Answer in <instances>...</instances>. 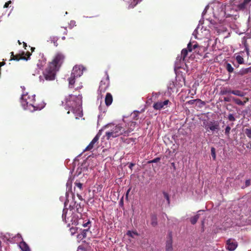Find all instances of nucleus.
I'll list each match as a JSON object with an SVG mask.
<instances>
[{"instance_id":"nucleus-1","label":"nucleus","mask_w":251,"mask_h":251,"mask_svg":"<svg viewBox=\"0 0 251 251\" xmlns=\"http://www.w3.org/2000/svg\"><path fill=\"white\" fill-rule=\"evenodd\" d=\"M35 95H29L28 94H23L21 99V104L25 110H28L30 112L41 110L45 106L44 102L39 103L36 102Z\"/></svg>"},{"instance_id":"nucleus-2","label":"nucleus","mask_w":251,"mask_h":251,"mask_svg":"<svg viewBox=\"0 0 251 251\" xmlns=\"http://www.w3.org/2000/svg\"><path fill=\"white\" fill-rule=\"evenodd\" d=\"M81 102V96L78 95V96H75L73 95H70L66 100L67 106L71 108L70 110L68 111L67 113L69 114L71 111L75 114L76 119L82 117V113L80 107Z\"/></svg>"},{"instance_id":"nucleus-3","label":"nucleus","mask_w":251,"mask_h":251,"mask_svg":"<svg viewBox=\"0 0 251 251\" xmlns=\"http://www.w3.org/2000/svg\"><path fill=\"white\" fill-rule=\"evenodd\" d=\"M105 127L110 128V131L105 132V136L108 140L116 138L122 135L127 136L133 130V129L131 128L130 129H126L121 124L116 125V126L109 124L107 125Z\"/></svg>"},{"instance_id":"nucleus-4","label":"nucleus","mask_w":251,"mask_h":251,"mask_svg":"<svg viewBox=\"0 0 251 251\" xmlns=\"http://www.w3.org/2000/svg\"><path fill=\"white\" fill-rule=\"evenodd\" d=\"M65 55L63 52H57L55 53L51 61L49 62V64L52 66L53 68L59 70L65 62Z\"/></svg>"},{"instance_id":"nucleus-5","label":"nucleus","mask_w":251,"mask_h":251,"mask_svg":"<svg viewBox=\"0 0 251 251\" xmlns=\"http://www.w3.org/2000/svg\"><path fill=\"white\" fill-rule=\"evenodd\" d=\"M57 69L54 68L50 64L43 72V75L46 80H53L55 78L56 73L58 71Z\"/></svg>"},{"instance_id":"nucleus-6","label":"nucleus","mask_w":251,"mask_h":251,"mask_svg":"<svg viewBox=\"0 0 251 251\" xmlns=\"http://www.w3.org/2000/svg\"><path fill=\"white\" fill-rule=\"evenodd\" d=\"M10 60L19 61L20 60H28L31 55V53L29 52H27L26 53L25 52H23L22 53L17 54L14 55L13 52H11Z\"/></svg>"},{"instance_id":"nucleus-7","label":"nucleus","mask_w":251,"mask_h":251,"mask_svg":"<svg viewBox=\"0 0 251 251\" xmlns=\"http://www.w3.org/2000/svg\"><path fill=\"white\" fill-rule=\"evenodd\" d=\"M106 78L100 82L99 91L100 93L105 92L109 85V77L107 72H105Z\"/></svg>"},{"instance_id":"nucleus-8","label":"nucleus","mask_w":251,"mask_h":251,"mask_svg":"<svg viewBox=\"0 0 251 251\" xmlns=\"http://www.w3.org/2000/svg\"><path fill=\"white\" fill-rule=\"evenodd\" d=\"M84 68L81 65H75L73 68L71 73V75L73 77H79L82 74Z\"/></svg>"},{"instance_id":"nucleus-9","label":"nucleus","mask_w":251,"mask_h":251,"mask_svg":"<svg viewBox=\"0 0 251 251\" xmlns=\"http://www.w3.org/2000/svg\"><path fill=\"white\" fill-rule=\"evenodd\" d=\"M206 130L208 129L212 131L218 132L220 129L219 123L218 121H210L205 126Z\"/></svg>"},{"instance_id":"nucleus-10","label":"nucleus","mask_w":251,"mask_h":251,"mask_svg":"<svg viewBox=\"0 0 251 251\" xmlns=\"http://www.w3.org/2000/svg\"><path fill=\"white\" fill-rule=\"evenodd\" d=\"M237 242L234 239H229L226 241V248L230 251H234L237 247Z\"/></svg>"},{"instance_id":"nucleus-11","label":"nucleus","mask_w":251,"mask_h":251,"mask_svg":"<svg viewBox=\"0 0 251 251\" xmlns=\"http://www.w3.org/2000/svg\"><path fill=\"white\" fill-rule=\"evenodd\" d=\"M169 103H171V102L168 100H166L163 102L157 101L153 103V107L157 110H161L162 108H164V106H167Z\"/></svg>"},{"instance_id":"nucleus-12","label":"nucleus","mask_w":251,"mask_h":251,"mask_svg":"<svg viewBox=\"0 0 251 251\" xmlns=\"http://www.w3.org/2000/svg\"><path fill=\"white\" fill-rule=\"evenodd\" d=\"M172 232H169L168 233L167 236V241H166V249L168 251H171L172 250Z\"/></svg>"},{"instance_id":"nucleus-13","label":"nucleus","mask_w":251,"mask_h":251,"mask_svg":"<svg viewBox=\"0 0 251 251\" xmlns=\"http://www.w3.org/2000/svg\"><path fill=\"white\" fill-rule=\"evenodd\" d=\"M9 241L12 243H20V242L23 240L22 236L20 234H17L15 236H13L12 235H9Z\"/></svg>"},{"instance_id":"nucleus-14","label":"nucleus","mask_w":251,"mask_h":251,"mask_svg":"<svg viewBox=\"0 0 251 251\" xmlns=\"http://www.w3.org/2000/svg\"><path fill=\"white\" fill-rule=\"evenodd\" d=\"M99 138L100 135L98 134L95 136V137L93 138L89 144L86 147L84 151H85L92 150L94 148L95 144L98 142Z\"/></svg>"},{"instance_id":"nucleus-15","label":"nucleus","mask_w":251,"mask_h":251,"mask_svg":"<svg viewBox=\"0 0 251 251\" xmlns=\"http://www.w3.org/2000/svg\"><path fill=\"white\" fill-rule=\"evenodd\" d=\"M193 49H197L196 52H197L198 54L201 55V53L204 51H205L207 49L203 46H199V45L196 43L193 45Z\"/></svg>"},{"instance_id":"nucleus-16","label":"nucleus","mask_w":251,"mask_h":251,"mask_svg":"<svg viewBox=\"0 0 251 251\" xmlns=\"http://www.w3.org/2000/svg\"><path fill=\"white\" fill-rule=\"evenodd\" d=\"M188 50L186 49H183L181 52L180 57L178 56L176 58V61L181 62V60L184 61L185 60V57L187 56L188 54Z\"/></svg>"},{"instance_id":"nucleus-17","label":"nucleus","mask_w":251,"mask_h":251,"mask_svg":"<svg viewBox=\"0 0 251 251\" xmlns=\"http://www.w3.org/2000/svg\"><path fill=\"white\" fill-rule=\"evenodd\" d=\"M113 101V97L112 95L107 93L105 98V103L106 106H108L110 105Z\"/></svg>"},{"instance_id":"nucleus-18","label":"nucleus","mask_w":251,"mask_h":251,"mask_svg":"<svg viewBox=\"0 0 251 251\" xmlns=\"http://www.w3.org/2000/svg\"><path fill=\"white\" fill-rule=\"evenodd\" d=\"M19 248L23 251H29L30 249L27 244L23 240L20 242L18 244Z\"/></svg>"},{"instance_id":"nucleus-19","label":"nucleus","mask_w":251,"mask_h":251,"mask_svg":"<svg viewBox=\"0 0 251 251\" xmlns=\"http://www.w3.org/2000/svg\"><path fill=\"white\" fill-rule=\"evenodd\" d=\"M205 214V212L204 210H199L198 211L197 214L194 216L193 219L192 220H198L199 219H203L205 218V217L201 216V215H204Z\"/></svg>"},{"instance_id":"nucleus-20","label":"nucleus","mask_w":251,"mask_h":251,"mask_svg":"<svg viewBox=\"0 0 251 251\" xmlns=\"http://www.w3.org/2000/svg\"><path fill=\"white\" fill-rule=\"evenodd\" d=\"M231 94L241 97H244V96L245 95V93L238 90H232L231 92Z\"/></svg>"},{"instance_id":"nucleus-21","label":"nucleus","mask_w":251,"mask_h":251,"mask_svg":"<svg viewBox=\"0 0 251 251\" xmlns=\"http://www.w3.org/2000/svg\"><path fill=\"white\" fill-rule=\"evenodd\" d=\"M77 77H73L72 75H71V76L68 78L69 87H74V85L75 83V79Z\"/></svg>"},{"instance_id":"nucleus-22","label":"nucleus","mask_w":251,"mask_h":251,"mask_svg":"<svg viewBox=\"0 0 251 251\" xmlns=\"http://www.w3.org/2000/svg\"><path fill=\"white\" fill-rule=\"evenodd\" d=\"M232 90L227 88H224L220 91V94L222 95H226L229 94H231Z\"/></svg>"},{"instance_id":"nucleus-23","label":"nucleus","mask_w":251,"mask_h":251,"mask_svg":"<svg viewBox=\"0 0 251 251\" xmlns=\"http://www.w3.org/2000/svg\"><path fill=\"white\" fill-rule=\"evenodd\" d=\"M232 100L238 105H244V102L238 98H232Z\"/></svg>"},{"instance_id":"nucleus-24","label":"nucleus","mask_w":251,"mask_h":251,"mask_svg":"<svg viewBox=\"0 0 251 251\" xmlns=\"http://www.w3.org/2000/svg\"><path fill=\"white\" fill-rule=\"evenodd\" d=\"M236 60L239 64H243L244 63V58L241 55H237L236 57Z\"/></svg>"},{"instance_id":"nucleus-25","label":"nucleus","mask_w":251,"mask_h":251,"mask_svg":"<svg viewBox=\"0 0 251 251\" xmlns=\"http://www.w3.org/2000/svg\"><path fill=\"white\" fill-rule=\"evenodd\" d=\"M226 70L230 73L233 72L234 69L231 65L229 63H227L226 66Z\"/></svg>"},{"instance_id":"nucleus-26","label":"nucleus","mask_w":251,"mask_h":251,"mask_svg":"<svg viewBox=\"0 0 251 251\" xmlns=\"http://www.w3.org/2000/svg\"><path fill=\"white\" fill-rule=\"evenodd\" d=\"M138 2L139 0H132V1L129 4L128 8H133L138 4Z\"/></svg>"},{"instance_id":"nucleus-27","label":"nucleus","mask_w":251,"mask_h":251,"mask_svg":"<svg viewBox=\"0 0 251 251\" xmlns=\"http://www.w3.org/2000/svg\"><path fill=\"white\" fill-rule=\"evenodd\" d=\"M195 101H198V102H200L201 103H202V104H204V102L202 101L200 99H195V100H190L189 101H188V103L189 104H193L194 103V102Z\"/></svg>"},{"instance_id":"nucleus-28","label":"nucleus","mask_w":251,"mask_h":251,"mask_svg":"<svg viewBox=\"0 0 251 251\" xmlns=\"http://www.w3.org/2000/svg\"><path fill=\"white\" fill-rule=\"evenodd\" d=\"M211 156L213 158V159L214 160H215L216 158V150L214 147H212L211 148Z\"/></svg>"},{"instance_id":"nucleus-29","label":"nucleus","mask_w":251,"mask_h":251,"mask_svg":"<svg viewBox=\"0 0 251 251\" xmlns=\"http://www.w3.org/2000/svg\"><path fill=\"white\" fill-rule=\"evenodd\" d=\"M127 235L131 237H134V235H137L138 233L136 231H128L127 232Z\"/></svg>"},{"instance_id":"nucleus-30","label":"nucleus","mask_w":251,"mask_h":251,"mask_svg":"<svg viewBox=\"0 0 251 251\" xmlns=\"http://www.w3.org/2000/svg\"><path fill=\"white\" fill-rule=\"evenodd\" d=\"M245 132L248 137L251 138V128H246L245 130Z\"/></svg>"},{"instance_id":"nucleus-31","label":"nucleus","mask_w":251,"mask_h":251,"mask_svg":"<svg viewBox=\"0 0 251 251\" xmlns=\"http://www.w3.org/2000/svg\"><path fill=\"white\" fill-rule=\"evenodd\" d=\"M247 4L245 3V1H244L242 3L238 4V7L240 10H243L245 8Z\"/></svg>"},{"instance_id":"nucleus-32","label":"nucleus","mask_w":251,"mask_h":251,"mask_svg":"<svg viewBox=\"0 0 251 251\" xmlns=\"http://www.w3.org/2000/svg\"><path fill=\"white\" fill-rule=\"evenodd\" d=\"M163 194L165 199L167 200L168 203L170 204V198H169V194L165 192H163Z\"/></svg>"},{"instance_id":"nucleus-33","label":"nucleus","mask_w":251,"mask_h":251,"mask_svg":"<svg viewBox=\"0 0 251 251\" xmlns=\"http://www.w3.org/2000/svg\"><path fill=\"white\" fill-rule=\"evenodd\" d=\"M251 184V180L250 179H247L245 181V185L242 186V189H244L248 186H249Z\"/></svg>"},{"instance_id":"nucleus-34","label":"nucleus","mask_w":251,"mask_h":251,"mask_svg":"<svg viewBox=\"0 0 251 251\" xmlns=\"http://www.w3.org/2000/svg\"><path fill=\"white\" fill-rule=\"evenodd\" d=\"M75 184L80 190H82V184L81 183L75 182Z\"/></svg>"},{"instance_id":"nucleus-35","label":"nucleus","mask_w":251,"mask_h":251,"mask_svg":"<svg viewBox=\"0 0 251 251\" xmlns=\"http://www.w3.org/2000/svg\"><path fill=\"white\" fill-rule=\"evenodd\" d=\"M77 229V228L73 226V227H70V230L71 233V234L72 235L74 234L76 232Z\"/></svg>"},{"instance_id":"nucleus-36","label":"nucleus","mask_w":251,"mask_h":251,"mask_svg":"<svg viewBox=\"0 0 251 251\" xmlns=\"http://www.w3.org/2000/svg\"><path fill=\"white\" fill-rule=\"evenodd\" d=\"M228 119L230 121L234 122L235 121V118L234 117L233 115L232 114H229L228 116Z\"/></svg>"},{"instance_id":"nucleus-37","label":"nucleus","mask_w":251,"mask_h":251,"mask_svg":"<svg viewBox=\"0 0 251 251\" xmlns=\"http://www.w3.org/2000/svg\"><path fill=\"white\" fill-rule=\"evenodd\" d=\"M231 129V128L229 126H227L225 129V134L229 136L230 130Z\"/></svg>"},{"instance_id":"nucleus-38","label":"nucleus","mask_w":251,"mask_h":251,"mask_svg":"<svg viewBox=\"0 0 251 251\" xmlns=\"http://www.w3.org/2000/svg\"><path fill=\"white\" fill-rule=\"evenodd\" d=\"M129 124L130 127L127 129H130V128H131L133 130L134 128H135V126L136 125V123L135 122H130Z\"/></svg>"},{"instance_id":"nucleus-39","label":"nucleus","mask_w":251,"mask_h":251,"mask_svg":"<svg viewBox=\"0 0 251 251\" xmlns=\"http://www.w3.org/2000/svg\"><path fill=\"white\" fill-rule=\"evenodd\" d=\"M82 225H83V226H84L85 227H88V229H89L91 226L90 221H88L86 223H83Z\"/></svg>"},{"instance_id":"nucleus-40","label":"nucleus","mask_w":251,"mask_h":251,"mask_svg":"<svg viewBox=\"0 0 251 251\" xmlns=\"http://www.w3.org/2000/svg\"><path fill=\"white\" fill-rule=\"evenodd\" d=\"M175 87V84L174 83V82H172V83H170L168 87V90H170L171 91H172L173 89Z\"/></svg>"},{"instance_id":"nucleus-41","label":"nucleus","mask_w":251,"mask_h":251,"mask_svg":"<svg viewBox=\"0 0 251 251\" xmlns=\"http://www.w3.org/2000/svg\"><path fill=\"white\" fill-rule=\"evenodd\" d=\"M193 49V47L192 48V44L191 43H189L188 45H187V50L189 52H191L192 51Z\"/></svg>"},{"instance_id":"nucleus-42","label":"nucleus","mask_w":251,"mask_h":251,"mask_svg":"<svg viewBox=\"0 0 251 251\" xmlns=\"http://www.w3.org/2000/svg\"><path fill=\"white\" fill-rule=\"evenodd\" d=\"M61 31L63 33L64 35H66L67 33V30L66 28L61 27L60 28Z\"/></svg>"},{"instance_id":"nucleus-43","label":"nucleus","mask_w":251,"mask_h":251,"mask_svg":"<svg viewBox=\"0 0 251 251\" xmlns=\"http://www.w3.org/2000/svg\"><path fill=\"white\" fill-rule=\"evenodd\" d=\"M160 160V158L159 157H157V158H155L154 159H153V160H152L151 162H152V163H156V162H159Z\"/></svg>"},{"instance_id":"nucleus-44","label":"nucleus","mask_w":251,"mask_h":251,"mask_svg":"<svg viewBox=\"0 0 251 251\" xmlns=\"http://www.w3.org/2000/svg\"><path fill=\"white\" fill-rule=\"evenodd\" d=\"M138 114H139V112H137V113H134L133 114V118L135 120H137L138 119Z\"/></svg>"},{"instance_id":"nucleus-45","label":"nucleus","mask_w":251,"mask_h":251,"mask_svg":"<svg viewBox=\"0 0 251 251\" xmlns=\"http://www.w3.org/2000/svg\"><path fill=\"white\" fill-rule=\"evenodd\" d=\"M119 204L121 206H123L124 205V198L123 197L119 201Z\"/></svg>"},{"instance_id":"nucleus-46","label":"nucleus","mask_w":251,"mask_h":251,"mask_svg":"<svg viewBox=\"0 0 251 251\" xmlns=\"http://www.w3.org/2000/svg\"><path fill=\"white\" fill-rule=\"evenodd\" d=\"M11 3V1L10 0L7 1L5 3L4 5V8H7L9 6V5Z\"/></svg>"},{"instance_id":"nucleus-47","label":"nucleus","mask_w":251,"mask_h":251,"mask_svg":"<svg viewBox=\"0 0 251 251\" xmlns=\"http://www.w3.org/2000/svg\"><path fill=\"white\" fill-rule=\"evenodd\" d=\"M224 100L226 102H229L231 100V99L229 97H225L224 98Z\"/></svg>"},{"instance_id":"nucleus-48","label":"nucleus","mask_w":251,"mask_h":251,"mask_svg":"<svg viewBox=\"0 0 251 251\" xmlns=\"http://www.w3.org/2000/svg\"><path fill=\"white\" fill-rule=\"evenodd\" d=\"M130 190H131V188H129L127 190V191H126V199L127 200V199H128V194H129V192H130Z\"/></svg>"},{"instance_id":"nucleus-49","label":"nucleus","mask_w":251,"mask_h":251,"mask_svg":"<svg viewBox=\"0 0 251 251\" xmlns=\"http://www.w3.org/2000/svg\"><path fill=\"white\" fill-rule=\"evenodd\" d=\"M66 211L65 210H63V214H62V218H63V220H66Z\"/></svg>"},{"instance_id":"nucleus-50","label":"nucleus","mask_w":251,"mask_h":251,"mask_svg":"<svg viewBox=\"0 0 251 251\" xmlns=\"http://www.w3.org/2000/svg\"><path fill=\"white\" fill-rule=\"evenodd\" d=\"M65 221L66 224H67V226H70L71 223H72V222H73V221H72V220H70V221Z\"/></svg>"},{"instance_id":"nucleus-51","label":"nucleus","mask_w":251,"mask_h":251,"mask_svg":"<svg viewBox=\"0 0 251 251\" xmlns=\"http://www.w3.org/2000/svg\"><path fill=\"white\" fill-rule=\"evenodd\" d=\"M76 195H77V197H78V198L81 200V201H82L83 200V198L82 197V196L79 194L78 193H76Z\"/></svg>"},{"instance_id":"nucleus-52","label":"nucleus","mask_w":251,"mask_h":251,"mask_svg":"<svg viewBox=\"0 0 251 251\" xmlns=\"http://www.w3.org/2000/svg\"><path fill=\"white\" fill-rule=\"evenodd\" d=\"M248 101H249V98H244V101L243 102H244V104H245Z\"/></svg>"},{"instance_id":"nucleus-53","label":"nucleus","mask_w":251,"mask_h":251,"mask_svg":"<svg viewBox=\"0 0 251 251\" xmlns=\"http://www.w3.org/2000/svg\"><path fill=\"white\" fill-rule=\"evenodd\" d=\"M159 95V93H152V96L153 97L155 96V98H157Z\"/></svg>"},{"instance_id":"nucleus-54","label":"nucleus","mask_w":251,"mask_h":251,"mask_svg":"<svg viewBox=\"0 0 251 251\" xmlns=\"http://www.w3.org/2000/svg\"><path fill=\"white\" fill-rule=\"evenodd\" d=\"M134 165V164H133V163H130V164H129V168L130 169H132V167H133Z\"/></svg>"},{"instance_id":"nucleus-55","label":"nucleus","mask_w":251,"mask_h":251,"mask_svg":"<svg viewBox=\"0 0 251 251\" xmlns=\"http://www.w3.org/2000/svg\"><path fill=\"white\" fill-rule=\"evenodd\" d=\"M245 3L248 4L251 1V0H244Z\"/></svg>"},{"instance_id":"nucleus-56","label":"nucleus","mask_w":251,"mask_h":251,"mask_svg":"<svg viewBox=\"0 0 251 251\" xmlns=\"http://www.w3.org/2000/svg\"><path fill=\"white\" fill-rule=\"evenodd\" d=\"M4 64L5 63L4 62H0V68H1V67L3 66Z\"/></svg>"},{"instance_id":"nucleus-57","label":"nucleus","mask_w":251,"mask_h":251,"mask_svg":"<svg viewBox=\"0 0 251 251\" xmlns=\"http://www.w3.org/2000/svg\"><path fill=\"white\" fill-rule=\"evenodd\" d=\"M151 225L154 226L156 225V222H155V221H153L152 222Z\"/></svg>"},{"instance_id":"nucleus-58","label":"nucleus","mask_w":251,"mask_h":251,"mask_svg":"<svg viewBox=\"0 0 251 251\" xmlns=\"http://www.w3.org/2000/svg\"><path fill=\"white\" fill-rule=\"evenodd\" d=\"M192 224L195 225L197 221H191Z\"/></svg>"},{"instance_id":"nucleus-59","label":"nucleus","mask_w":251,"mask_h":251,"mask_svg":"<svg viewBox=\"0 0 251 251\" xmlns=\"http://www.w3.org/2000/svg\"><path fill=\"white\" fill-rule=\"evenodd\" d=\"M45 64V62L44 61H43V63H42V64L41 65V67L43 66Z\"/></svg>"},{"instance_id":"nucleus-60","label":"nucleus","mask_w":251,"mask_h":251,"mask_svg":"<svg viewBox=\"0 0 251 251\" xmlns=\"http://www.w3.org/2000/svg\"><path fill=\"white\" fill-rule=\"evenodd\" d=\"M24 46L25 49H26L25 47H26V44L24 42Z\"/></svg>"},{"instance_id":"nucleus-61","label":"nucleus","mask_w":251,"mask_h":251,"mask_svg":"<svg viewBox=\"0 0 251 251\" xmlns=\"http://www.w3.org/2000/svg\"><path fill=\"white\" fill-rule=\"evenodd\" d=\"M34 50H35L34 48H31L32 51H34Z\"/></svg>"},{"instance_id":"nucleus-62","label":"nucleus","mask_w":251,"mask_h":251,"mask_svg":"<svg viewBox=\"0 0 251 251\" xmlns=\"http://www.w3.org/2000/svg\"><path fill=\"white\" fill-rule=\"evenodd\" d=\"M77 221H78L74 220V222H75V224L77 222Z\"/></svg>"},{"instance_id":"nucleus-63","label":"nucleus","mask_w":251,"mask_h":251,"mask_svg":"<svg viewBox=\"0 0 251 251\" xmlns=\"http://www.w3.org/2000/svg\"><path fill=\"white\" fill-rule=\"evenodd\" d=\"M62 39L63 40H65V36L62 37Z\"/></svg>"},{"instance_id":"nucleus-64","label":"nucleus","mask_w":251,"mask_h":251,"mask_svg":"<svg viewBox=\"0 0 251 251\" xmlns=\"http://www.w3.org/2000/svg\"><path fill=\"white\" fill-rule=\"evenodd\" d=\"M207 57V55H206V54H205V55L204 56V58H206V57Z\"/></svg>"}]
</instances>
